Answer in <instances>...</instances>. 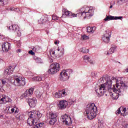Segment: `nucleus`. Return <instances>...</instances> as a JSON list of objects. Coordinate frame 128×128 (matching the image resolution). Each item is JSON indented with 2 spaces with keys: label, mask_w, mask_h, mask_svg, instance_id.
Returning <instances> with one entry per match:
<instances>
[{
  "label": "nucleus",
  "mask_w": 128,
  "mask_h": 128,
  "mask_svg": "<svg viewBox=\"0 0 128 128\" xmlns=\"http://www.w3.org/2000/svg\"><path fill=\"white\" fill-rule=\"evenodd\" d=\"M28 116L30 118L27 120V124L30 126H34L40 122V118L42 116V114L39 111L33 110L28 113Z\"/></svg>",
  "instance_id": "obj_1"
},
{
  "label": "nucleus",
  "mask_w": 128,
  "mask_h": 128,
  "mask_svg": "<svg viewBox=\"0 0 128 128\" xmlns=\"http://www.w3.org/2000/svg\"><path fill=\"white\" fill-rule=\"evenodd\" d=\"M112 80H110L106 82V83L100 84L99 86L98 89L96 90V92L99 94L100 96H102L106 92L112 88Z\"/></svg>",
  "instance_id": "obj_2"
},
{
  "label": "nucleus",
  "mask_w": 128,
  "mask_h": 128,
  "mask_svg": "<svg viewBox=\"0 0 128 128\" xmlns=\"http://www.w3.org/2000/svg\"><path fill=\"white\" fill-rule=\"evenodd\" d=\"M96 112H98V109L94 104H90L87 106L86 114L89 120H92L94 118H96Z\"/></svg>",
  "instance_id": "obj_3"
},
{
  "label": "nucleus",
  "mask_w": 128,
  "mask_h": 128,
  "mask_svg": "<svg viewBox=\"0 0 128 128\" xmlns=\"http://www.w3.org/2000/svg\"><path fill=\"white\" fill-rule=\"evenodd\" d=\"M14 80L12 81V82L14 84V86H24L26 85V80L24 78H22V76L15 74L13 75Z\"/></svg>",
  "instance_id": "obj_4"
},
{
  "label": "nucleus",
  "mask_w": 128,
  "mask_h": 128,
  "mask_svg": "<svg viewBox=\"0 0 128 128\" xmlns=\"http://www.w3.org/2000/svg\"><path fill=\"white\" fill-rule=\"evenodd\" d=\"M72 72L70 70L62 71L60 73L59 80L62 82H66V80H68L70 78V74H72Z\"/></svg>",
  "instance_id": "obj_5"
},
{
  "label": "nucleus",
  "mask_w": 128,
  "mask_h": 128,
  "mask_svg": "<svg viewBox=\"0 0 128 128\" xmlns=\"http://www.w3.org/2000/svg\"><path fill=\"white\" fill-rule=\"evenodd\" d=\"M62 48H58L57 51L54 52L53 49H50V56L54 58H60L62 54H64V52L61 50Z\"/></svg>",
  "instance_id": "obj_6"
},
{
  "label": "nucleus",
  "mask_w": 128,
  "mask_h": 128,
  "mask_svg": "<svg viewBox=\"0 0 128 128\" xmlns=\"http://www.w3.org/2000/svg\"><path fill=\"white\" fill-rule=\"evenodd\" d=\"M80 10L81 12L79 13V14L84 18H90L94 16V10H89L88 12H85L84 8H82Z\"/></svg>",
  "instance_id": "obj_7"
},
{
  "label": "nucleus",
  "mask_w": 128,
  "mask_h": 128,
  "mask_svg": "<svg viewBox=\"0 0 128 128\" xmlns=\"http://www.w3.org/2000/svg\"><path fill=\"white\" fill-rule=\"evenodd\" d=\"M60 66L58 63L54 62L50 66V69L48 70L49 74H56L60 70Z\"/></svg>",
  "instance_id": "obj_8"
},
{
  "label": "nucleus",
  "mask_w": 128,
  "mask_h": 128,
  "mask_svg": "<svg viewBox=\"0 0 128 128\" xmlns=\"http://www.w3.org/2000/svg\"><path fill=\"white\" fill-rule=\"evenodd\" d=\"M34 88H30L29 90H27L21 96V98H26V102L31 98L32 96V94H34Z\"/></svg>",
  "instance_id": "obj_9"
},
{
  "label": "nucleus",
  "mask_w": 128,
  "mask_h": 128,
  "mask_svg": "<svg viewBox=\"0 0 128 128\" xmlns=\"http://www.w3.org/2000/svg\"><path fill=\"white\" fill-rule=\"evenodd\" d=\"M62 122L66 126H70L72 124V118L66 114L62 115L60 118Z\"/></svg>",
  "instance_id": "obj_10"
},
{
  "label": "nucleus",
  "mask_w": 128,
  "mask_h": 128,
  "mask_svg": "<svg viewBox=\"0 0 128 128\" xmlns=\"http://www.w3.org/2000/svg\"><path fill=\"white\" fill-rule=\"evenodd\" d=\"M120 84L116 83V88L118 89H116L118 92H124L128 90V86L126 84L124 83V82L120 81Z\"/></svg>",
  "instance_id": "obj_11"
},
{
  "label": "nucleus",
  "mask_w": 128,
  "mask_h": 128,
  "mask_svg": "<svg viewBox=\"0 0 128 128\" xmlns=\"http://www.w3.org/2000/svg\"><path fill=\"white\" fill-rule=\"evenodd\" d=\"M68 103L66 100H62L59 102L58 108L59 110H64L68 106Z\"/></svg>",
  "instance_id": "obj_12"
},
{
  "label": "nucleus",
  "mask_w": 128,
  "mask_h": 128,
  "mask_svg": "<svg viewBox=\"0 0 128 128\" xmlns=\"http://www.w3.org/2000/svg\"><path fill=\"white\" fill-rule=\"evenodd\" d=\"M30 108H34L36 106V99L35 98H29L27 101Z\"/></svg>",
  "instance_id": "obj_13"
},
{
  "label": "nucleus",
  "mask_w": 128,
  "mask_h": 128,
  "mask_svg": "<svg viewBox=\"0 0 128 128\" xmlns=\"http://www.w3.org/2000/svg\"><path fill=\"white\" fill-rule=\"evenodd\" d=\"M10 48V44L8 42H4V44H2V50L3 52H8Z\"/></svg>",
  "instance_id": "obj_14"
},
{
  "label": "nucleus",
  "mask_w": 128,
  "mask_h": 128,
  "mask_svg": "<svg viewBox=\"0 0 128 128\" xmlns=\"http://www.w3.org/2000/svg\"><path fill=\"white\" fill-rule=\"evenodd\" d=\"M62 12L63 14L62 15V18L65 16H72V13L70 12L68 10L63 9Z\"/></svg>",
  "instance_id": "obj_15"
},
{
  "label": "nucleus",
  "mask_w": 128,
  "mask_h": 128,
  "mask_svg": "<svg viewBox=\"0 0 128 128\" xmlns=\"http://www.w3.org/2000/svg\"><path fill=\"white\" fill-rule=\"evenodd\" d=\"M83 59L84 60V61L85 62H90V64H94V62H92V60H90V57H88V56L86 55L84 56H83Z\"/></svg>",
  "instance_id": "obj_16"
},
{
  "label": "nucleus",
  "mask_w": 128,
  "mask_h": 128,
  "mask_svg": "<svg viewBox=\"0 0 128 128\" xmlns=\"http://www.w3.org/2000/svg\"><path fill=\"white\" fill-rule=\"evenodd\" d=\"M58 117V114L54 112H49V118H56Z\"/></svg>",
  "instance_id": "obj_17"
},
{
  "label": "nucleus",
  "mask_w": 128,
  "mask_h": 128,
  "mask_svg": "<svg viewBox=\"0 0 128 128\" xmlns=\"http://www.w3.org/2000/svg\"><path fill=\"white\" fill-rule=\"evenodd\" d=\"M121 110L124 112H126V108H124V107H120L116 112V114H120Z\"/></svg>",
  "instance_id": "obj_18"
},
{
  "label": "nucleus",
  "mask_w": 128,
  "mask_h": 128,
  "mask_svg": "<svg viewBox=\"0 0 128 128\" xmlns=\"http://www.w3.org/2000/svg\"><path fill=\"white\" fill-rule=\"evenodd\" d=\"M114 16H108V15L106 16V18L104 19V20L105 22H108V20H114Z\"/></svg>",
  "instance_id": "obj_19"
},
{
  "label": "nucleus",
  "mask_w": 128,
  "mask_h": 128,
  "mask_svg": "<svg viewBox=\"0 0 128 128\" xmlns=\"http://www.w3.org/2000/svg\"><path fill=\"white\" fill-rule=\"evenodd\" d=\"M110 36H112V32L110 30H106V33L104 34L103 36H105L106 38H110Z\"/></svg>",
  "instance_id": "obj_20"
},
{
  "label": "nucleus",
  "mask_w": 128,
  "mask_h": 128,
  "mask_svg": "<svg viewBox=\"0 0 128 128\" xmlns=\"http://www.w3.org/2000/svg\"><path fill=\"white\" fill-rule=\"evenodd\" d=\"M116 47L111 48L107 52L106 54H114V50H116Z\"/></svg>",
  "instance_id": "obj_21"
},
{
  "label": "nucleus",
  "mask_w": 128,
  "mask_h": 128,
  "mask_svg": "<svg viewBox=\"0 0 128 128\" xmlns=\"http://www.w3.org/2000/svg\"><path fill=\"white\" fill-rule=\"evenodd\" d=\"M56 118H50L49 122L51 126H54L56 122Z\"/></svg>",
  "instance_id": "obj_22"
},
{
  "label": "nucleus",
  "mask_w": 128,
  "mask_h": 128,
  "mask_svg": "<svg viewBox=\"0 0 128 128\" xmlns=\"http://www.w3.org/2000/svg\"><path fill=\"white\" fill-rule=\"evenodd\" d=\"M102 40L104 42H106V44H108V42H110V38L108 37H106L104 36H103L102 38Z\"/></svg>",
  "instance_id": "obj_23"
},
{
  "label": "nucleus",
  "mask_w": 128,
  "mask_h": 128,
  "mask_svg": "<svg viewBox=\"0 0 128 128\" xmlns=\"http://www.w3.org/2000/svg\"><path fill=\"white\" fill-rule=\"evenodd\" d=\"M36 98H42V94L38 90L36 92Z\"/></svg>",
  "instance_id": "obj_24"
},
{
  "label": "nucleus",
  "mask_w": 128,
  "mask_h": 128,
  "mask_svg": "<svg viewBox=\"0 0 128 128\" xmlns=\"http://www.w3.org/2000/svg\"><path fill=\"white\" fill-rule=\"evenodd\" d=\"M8 28L9 30H12L14 32L16 30V25L8 26Z\"/></svg>",
  "instance_id": "obj_25"
},
{
  "label": "nucleus",
  "mask_w": 128,
  "mask_h": 128,
  "mask_svg": "<svg viewBox=\"0 0 128 128\" xmlns=\"http://www.w3.org/2000/svg\"><path fill=\"white\" fill-rule=\"evenodd\" d=\"M7 69L8 70L10 74H12V72H14V68H12V66H9Z\"/></svg>",
  "instance_id": "obj_26"
},
{
  "label": "nucleus",
  "mask_w": 128,
  "mask_h": 128,
  "mask_svg": "<svg viewBox=\"0 0 128 128\" xmlns=\"http://www.w3.org/2000/svg\"><path fill=\"white\" fill-rule=\"evenodd\" d=\"M32 50L34 52H40V48L38 46H36L34 48H32Z\"/></svg>",
  "instance_id": "obj_27"
},
{
  "label": "nucleus",
  "mask_w": 128,
  "mask_h": 128,
  "mask_svg": "<svg viewBox=\"0 0 128 128\" xmlns=\"http://www.w3.org/2000/svg\"><path fill=\"white\" fill-rule=\"evenodd\" d=\"M80 52L84 54H88V49H86V48H84L80 49Z\"/></svg>",
  "instance_id": "obj_28"
},
{
  "label": "nucleus",
  "mask_w": 128,
  "mask_h": 128,
  "mask_svg": "<svg viewBox=\"0 0 128 128\" xmlns=\"http://www.w3.org/2000/svg\"><path fill=\"white\" fill-rule=\"evenodd\" d=\"M54 98H62V95L59 92H56L54 95Z\"/></svg>",
  "instance_id": "obj_29"
},
{
  "label": "nucleus",
  "mask_w": 128,
  "mask_h": 128,
  "mask_svg": "<svg viewBox=\"0 0 128 128\" xmlns=\"http://www.w3.org/2000/svg\"><path fill=\"white\" fill-rule=\"evenodd\" d=\"M17 10V8H16L14 7L8 8H6V10H11V12H14V10Z\"/></svg>",
  "instance_id": "obj_30"
},
{
  "label": "nucleus",
  "mask_w": 128,
  "mask_h": 128,
  "mask_svg": "<svg viewBox=\"0 0 128 128\" xmlns=\"http://www.w3.org/2000/svg\"><path fill=\"white\" fill-rule=\"evenodd\" d=\"M89 38H90L88 37V36H87L86 35H84L82 36V40H88Z\"/></svg>",
  "instance_id": "obj_31"
},
{
  "label": "nucleus",
  "mask_w": 128,
  "mask_h": 128,
  "mask_svg": "<svg viewBox=\"0 0 128 128\" xmlns=\"http://www.w3.org/2000/svg\"><path fill=\"white\" fill-rule=\"evenodd\" d=\"M60 94H61V96L62 97L64 96L66 94V91L64 90H62V91L60 92Z\"/></svg>",
  "instance_id": "obj_32"
},
{
  "label": "nucleus",
  "mask_w": 128,
  "mask_h": 128,
  "mask_svg": "<svg viewBox=\"0 0 128 128\" xmlns=\"http://www.w3.org/2000/svg\"><path fill=\"white\" fill-rule=\"evenodd\" d=\"M87 32H93L92 28L90 26L87 28Z\"/></svg>",
  "instance_id": "obj_33"
},
{
  "label": "nucleus",
  "mask_w": 128,
  "mask_h": 128,
  "mask_svg": "<svg viewBox=\"0 0 128 128\" xmlns=\"http://www.w3.org/2000/svg\"><path fill=\"white\" fill-rule=\"evenodd\" d=\"M4 102H6V97L5 96H2V98L0 99V102L1 104H2Z\"/></svg>",
  "instance_id": "obj_34"
},
{
  "label": "nucleus",
  "mask_w": 128,
  "mask_h": 128,
  "mask_svg": "<svg viewBox=\"0 0 128 128\" xmlns=\"http://www.w3.org/2000/svg\"><path fill=\"white\" fill-rule=\"evenodd\" d=\"M114 20H122V16H114Z\"/></svg>",
  "instance_id": "obj_35"
},
{
  "label": "nucleus",
  "mask_w": 128,
  "mask_h": 128,
  "mask_svg": "<svg viewBox=\"0 0 128 128\" xmlns=\"http://www.w3.org/2000/svg\"><path fill=\"white\" fill-rule=\"evenodd\" d=\"M4 74H10V72H9V70H8V68H6L5 70H4Z\"/></svg>",
  "instance_id": "obj_36"
},
{
  "label": "nucleus",
  "mask_w": 128,
  "mask_h": 128,
  "mask_svg": "<svg viewBox=\"0 0 128 128\" xmlns=\"http://www.w3.org/2000/svg\"><path fill=\"white\" fill-rule=\"evenodd\" d=\"M22 115L18 114L16 116V118H18L19 120H22Z\"/></svg>",
  "instance_id": "obj_37"
},
{
  "label": "nucleus",
  "mask_w": 128,
  "mask_h": 128,
  "mask_svg": "<svg viewBox=\"0 0 128 128\" xmlns=\"http://www.w3.org/2000/svg\"><path fill=\"white\" fill-rule=\"evenodd\" d=\"M80 16V13L78 14H72H72L70 16V18H72H72H76V16Z\"/></svg>",
  "instance_id": "obj_38"
},
{
  "label": "nucleus",
  "mask_w": 128,
  "mask_h": 128,
  "mask_svg": "<svg viewBox=\"0 0 128 128\" xmlns=\"http://www.w3.org/2000/svg\"><path fill=\"white\" fill-rule=\"evenodd\" d=\"M58 18L56 16V15H53L52 16V20H58Z\"/></svg>",
  "instance_id": "obj_39"
},
{
  "label": "nucleus",
  "mask_w": 128,
  "mask_h": 128,
  "mask_svg": "<svg viewBox=\"0 0 128 128\" xmlns=\"http://www.w3.org/2000/svg\"><path fill=\"white\" fill-rule=\"evenodd\" d=\"M35 78H36V80H37V82H41L42 80V77H40V76L36 77Z\"/></svg>",
  "instance_id": "obj_40"
},
{
  "label": "nucleus",
  "mask_w": 128,
  "mask_h": 128,
  "mask_svg": "<svg viewBox=\"0 0 128 128\" xmlns=\"http://www.w3.org/2000/svg\"><path fill=\"white\" fill-rule=\"evenodd\" d=\"M44 86L46 88H50V84L47 82H44Z\"/></svg>",
  "instance_id": "obj_41"
},
{
  "label": "nucleus",
  "mask_w": 128,
  "mask_h": 128,
  "mask_svg": "<svg viewBox=\"0 0 128 128\" xmlns=\"http://www.w3.org/2000/svg\"><path fill=\"white\" fill-rule=\"evenodd\" d=\"M6 80H1V84H2V86L3 84H6Z\"/></svg>",
  "instance_id": "obj_42"
},
{
  "label": "nucleus",
  "mask_w": 128,
  "mask_h": 128,
  "mask_svg": "<svg viewBox=\"0 0 128 128\" xmlns=\"http://www.w3.org/2000/svg\"><path fill=\"white\" fill-rule=\"evenodd\" d=\"M34 128H40V124H36L33 125Z\"/></svg>",
  "instance_id": "obj_43"
},
{
  "label": "nucleus",
  "mask_w": 128,
  "mask_h": 128,
  "mask_svg": "<svg viewBox=\"0 0 128 128\" xmlns=\"http://www.w3.org/2000/svg\"><path fill=\"white\" fill-rule=\"evenodd\" d=\"M68 102L70 104H74L75 101L72 100H69Z\"/></svg>",
  "instance_id": "obj_44"
},
{
  "label": "nucleus",
  "mask_w": 128,
  "mask_h": 128,
  "mask_svg": "<svg viewBox=\"0 0 128 128\" xmlns=\"http://www.w3.org/2000/svg\"><path fill=\"white\" fill-rule=\"evenodd\" d=\"M28 53L30 54H32V56H34V51H32V50H30L28 52Z\"/></svg>",
  "instance_id": "obj_45"
},
{
  "label": "nucleus",
  "mask_w": 128,
  "mask_h": 128,
  "mask_svg": "<svg viewBox=\"0 0 128 128\" xmlns=\"http://www.w3.org/2000/svg\"><path fill=\"white\" fill-rule=\"evenodd\" d=\"M16 108H12L10 109L11 112H10V114H12V112H14V110H16Z\"/></svg>",
  "instance_id": "obj_46"
},
{
  "label": "nucleus",
  "mask_w": 128,
  "mask_h": 128,
  "mask_svg": "<svg viewBox=\"0 0 128 128\" xmlns=\"http://www.w3.org/2000/svg\"><path fill=\"white\" fill-rule=\"evenodd\" d=\"M0 6H4V0H0Z\"/></svg>",
  "instance_id": "obj_47"
},
{
  "label": "nucleus",
  "mask_w": 128,
  "mask_h": 128,
  "mask_svg": "<svg viewBox=\"0 0 128 128\" xmlns=\"http://www.w3.org/2000/svg\"><path fill=\"white\" fill-rule=\"evenodd\" d=\"M122 4H124L128 2V0H120Z\"/></svg>",
  "instance_id": "obj_48"
},
{
  "label": "nucleus",
  "mask_w": 128,
  "mask_h": 128,
  "mask_svg": "<svg viewBox=\"0 0 128 128\" xmlns=\"http://www.w3.org/2000/svg\"><path fill=\"white\" fill-rule=\"evenodd\" d=\"M104 80H106V77L104 76L103 77H102V78H100V80L101 82H104Z\"/></svg>",
  "instance_id": "obj_49"
},
{
  "label": "nucleus",
  "mask_w": 128,
  "mask_h": 128,
  "mask_svg": "<svg viewBox=\"0 0 128 128\" xmlns=\"http://www.w3.org/2000/svg\"><path fill=\"white\" fill-rule=\"evenodd\" d=\"M18 108H15L14 113L18 114Z\"/></svg>",
  "instance_id": "obj_50"
},
{
  "label": "nucleus",
  "mask_w": 128,
  "mask_h": 128,
  "mask_svg": "<svg viewBox=\"0 0 128 128\" xmlns=\"http://www.w3.org/2000/svg\"><path fill=\"white\" fill-rule=\"evenodd\" d=\"M42 124L39 123V128H42Z\"/></svg>",
  "instance_id": "obj_51"
},
{
  "label": "nucleus",
  "mask_w": 128,
  "mask_h": 128,
  "mask_svg": "<svg viewBox=\"0 0 128 128\" xmlns=\"http://www.w3.org/2000/svg\"><path fill=\"white\" fill-rule=\"evenodd\" d=\"M2 86V80H0V88Z\"/></svg>",
  "instance_id": "obj_52"
},
{
  "label": "nucleus",
  "mask_w": 128,
  "mask_h": 128,
  "mask_svg": "<svg viewBox=\"0 0 128 128\" xmlns=\"http://www.w3.org/2000/svg\"><path fill=\"white\" fill-rule=\"evenodd\" d=\"M22 52V50H20V49H18L17 50V52Z\"/></svg>",
  "instance_id": "obj_53"
},
{
  "label": "nucleus",
  "mask_w": 128,
  "mask_h": 128,
  "mask_svg": "<svg viewBox=\"0 0 128 128\" xmlns=\"http://www.w3.org/2000/svg\"><path fill=\"white\" fill-rule=\"evenodd\" d=\"M125 72H128V68L125 69Z\"/></svg>",
  "instance_id": "obj_54"
},
{
  "label": "nucleus",
  "mask_w": 128,
  "mask_h": 128,
  "mask_svg": "<svg viewBox=\"0 0 128 128\" xmlns=\"http://www.w3.org/2000/svg\"><path fill=\"white\" fill-rule=\"evenodd\" d=\"M55 44H58V41L54 42Z\"/></svg>",
  "instance_id": "obj_55"
},
{
  "label": "nucleus",
  "mask_w": 128,
  "mask_h": 128,
  "mask_svg": "<svg viewBox=\"0 0 128 128\" xmlns=\"http://www.w3.org/2000/svg\"><path fill=\"white\" fill-rule=\"evenodd\" d=\"M112 8V5L110 6V8Z\"/></svg>",
  "instance_id": "obj_56"
},
{
  "label": "nucleus",
  "mask_w": 128,
  "mask_h": 128,
  "mask_svg": "<svg viewBox=\"0 0 128 128\" xmlns=\"http://www.w3.org/2000/svg\"><path fill=\"white\" fill-rule=\"evenodd\" d=\"M50 62H52V59H50Z\"/></svg>",
  "instance_id": "obj_57"
},
{
  "label": "nucleus",
  "mask_w": 128,
  "mask_h": 128,
  "mask_svg": "<svg viewBox=\"0 0 128 128\" xmlns=\"http://www.w3.org/2000/svg\"><path fill=\"white\" fill-rule=\"evenodd\" d=\"M38 58H34V60H38Z\"/></svg>",
  "instance_id": "obj_58"
},
{
  "label": "nucleus",
  "mask_w": 128,
  "mask_h": 128,
  "mask_svg": "<svg viewBox=\"0 0 128 128\" xmlns=\"http://www.w3.org/2000/svg\"><path fill=\"white\" fill-rule=\"evenodd\" d=\"M0 38H2V36L0 35Z\"/></svg>",
  "instance_id": "obj_59"
},
{
  "label": "nucleus",
  "mask_w": 128,
  "mask_h": 128,
  "mask_svg": "<svg viewBox=\"0 0 128 128\" xmlns=\"http://www.w3.org/2000/svg\"><path fill=\"white\" fill-rule=\"evenodd\" d=\"M40 20H44V19H42V18H41Z\"/></svg>",
  "instance_id": "obj_60"
},
{
  "label": "nucleus",
  "mask_w": 128,
  "mask_h": 128,
  "mask_svg": "<svg viewBox=\"0 0 128 128\" xmlns=\"http://www.w3.org/2000/svg\"><path fill=\"white\" fill-rule=\"evenodd\" d=\"M119 2H119V1H118V4Z\"/></svg>",
  "instance_id": "obj_61"
},
{
  "label": "nucleus",
  "mask_w": 128,
  "mask_h": 128,
  "mask_svg": "<svg viewBox=\"0 0 128 128\" xmlns=\"http://www.w3.org/2000/svg\"><path fill=\"white\" fill-rule=\"evenodd\" d=\"M8 110H10V108H8Z\"/></svg>",
  "instance_id": "obj_62"
},
{
  "label": "nucleus",
  "mask_w": 128,
  "mask_h": 128,
  "mask_svg": "<svg viewBox=\"0 0 128 128\" xmlns=\"http://www.w3.org/2000/svg\"><path fill=\"white\" fill-rule=\"evenodd\" d=\"M2 60V59L0 58V62Z\"/></svg>",
  "instance_id": "obj_63"
},
{
  "label": "nucleus",
  "mask_w": 128,
  "mask_h": 128,
  "mask_svg": "<svg viewBox=\"0 0 128 128\" xmlns=\"http://www.w3.org/2000/svg\"><path fill=\"white\" fill-rule=\"evenodd\" d=\"M112 96H114V94H112Z\"/></svg>",
  "instance_id": "obj_64"
}]
</instances>
